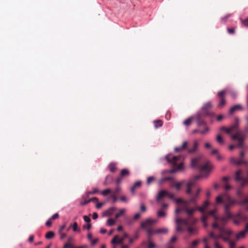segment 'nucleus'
<instances>
[{"mask_svg":"<svg viewBox=\"0 0 248 248\" xmlns=\"http://www.w3.org/2000/svg\"><path fill=\"white\" fill-rule=\"evenodd\" d=\"M229 201L230 203H224L225 208L223 217H221L217 223L212 224L213 228L219 230L220 232H227L224 227L225 224H226L229 220H232L235 225H239L243 222H246L248 219L247 216L241 212H239L234 214H232L229 212V209L232 203V202L231 199H229Z\"/></svg>","mask_w":248,"mask_h":248,"instance_id":"nucleus-1","label":"nucleus"},{"mask_svg":"<svg viewBox=\"0 0 248 248\" xmlns=\"http://www.w3.org/2000/svg\"><path fill=\"white\" fill-rule=\"evenodd\" d=\"M239 121V118L235 117L233 124L230 127L222 126L220 128V131H225L229 134L232 132L235 133V134L231 135V138L232 140H236L237 142L234 144L231 145L229 147V149L230 150L233 149L234 148H242L244 146L245 135L242 132L238 131Z\"/></svg>","mask_w":248,"mask_h":248,"instance_id":"nucleus-2","label":"nucleus"},{"mask_svg":"<svg viewBox=\"0 0 248 248\" xmlns=\"http://www.w3.org/2000/svg\"><path fill=\"white\" fill-rule=\"evenodd\" d=\"M201 190L200 188H198L195 195H189V199L187 201H184L181 198L174 199V200L180 204L179 206L176 209V214H178L180 211H184L187 215L191 216L195 211L194 208H188V206L190 203H195L197 199L199 197V195Z\"/></svg>","mask_w":248,"mask_h":248,"instance_id":"nucleus-3","label":"nucleus"},{"mask_svg":"<svg viewBox=\"0 0 248 248\" xmlns=\"http://www.w3.org/2000/svg\"><path fill=\"white\" fill-rule=\"evenodd\" d=\"M197 220L188 217L183 219L177 217L175 219L176 229L177 231H187L188 232H193L196 231L195 226Z\"/></svg>","mask_w":248,"mask_h":248,"instance_id":"nucleus-4","label":"nucleus"},{"mask_svg":"<svg viewBox=\"0 0 248 248\" xmlns=\"http://www.w3.org/2000/svg\"><path fill=\"white\" fill-rule=\"evenodd\" d=\"M191 166L192 168L197 169L202 172L209 173L212 167L208 161H204L202 155L193 158L191 159Z\"/></svg>","mask_w":248,"mask_h":248,"instance_id":"nucleus-5","label":"nucleus"},{"mask_svg":"<svg viewBox=\"0 0 248 248\" xmlns=\"http://www.w3.org/2000/svg\"><path fill=\"white\" fill-rule=\"evenodd\" d=\"M157 222L156 219L147 218L140 223V227L146 232H167L169 231L167 228H162L155 231L154 227Z\"/></svg>","mask_w":248,"mask_h":248,"instance_id":"nucleus-6","label":"nucleus"},{"mask_svg":"<svg viewBox=\"0 0 248 248\" xmlns=\"http://www.w3.org/2000/svg\"><path fill=\"white\" fill-rule=\"evenodd\" d=\"M166 159L168 162L171 163L173 166V168L169 170L170 173H174L176 171L181 170L183 169V163L182 161V157L181 155L174 156L171 154L168 155L166 156Z\"/></svg>","mask_w":248,"mask_h":248,"instance_id":"nucleus-7","label":"nucleus"},{"mask_svg":"<svg viewBox=\"0 0 248 248\" xmlns=\"http://www.w3.org/2000/svg\"><path fill=\"white\" fill-rule=\"evenodd\" d=\"M188 142L187 141H185L183 142L182 145L180 147H175L174 151L176 152H180L186 150L188 153L193 154L197 151L199 146V143L197 140H194L191 147H188Z\"/></svg>","mask_w":248,"mask_h":248,"instance_id":"nucleus-8","label":"nucleus"},{"mask_svg":"<svg viewBox=\"0 0 248 248\" xmlns=\"http://www.w3.org/2000/svg\"><path fill=\"white\" fill-rule=\"evenodd\" d=\"M216 212V209H214V210L209 211L207 213V214H203L202 218V221L203 223V225L204 227H206L207 226L206 220H207L209 216H211L215 218V219L216 220V222L215 223H217L218 220L219 219V218H221L219 217H217L215 215Z\"/></svg>","mask_w":248,"mask_h":248,"instance_id":"nucleus-9","label":"nucleus"},{"mask_svg":"<svg viewBox=\"0 0 248 248\" xmlns=\"http://www.w3.org/2000/svg\"><path fill=\"white\" fill-rule=\"evenodd\" d=\"M241 173L242 170H239L236 171L235 174V179L236 181L241 182L239 188L243 189L245 186L247 184H248V183L247 181L246 178L241 175Z\"/></svg>","mask_w":248,"mask_h":248,"instance_id":"nucleus-10","label":"nucleus"},{"mask_svg":"<svg viewBox=\"0 0 248 248\" xmlns=\"http://www.w3.org/2000/svg\"><path fill=\"white\" fill-rule=\"evenodd\" d=\"M226 92L225 90H222L218 92L217 96L219 98V103L217 105L218 108H221L226 104L225 94Z\"/></svg>","mask_w":248,"mask_h":248,"instance_id":"nucleus-11","label":"nucleus"},{"mask_svg":"<svg viewBox=\"0 0 248 248\" xmlns=\"http://www.w3.org/2000/svg\"><path fill=\"white\" fill-rule=\"evenodd\" d=\"M201 176L197 175L195 176L193 179H192L191 180H190L187 184V189L186 190V193L188 194L189 195H195V194H192L191 192V187L192 186H193L196 181L199 180Z\"/></svg>","mask_w":248,"mask_h":248,"instance_id":"nucleus-12","label":"nucleus"},{"mask_svg":"<svg viewBox=\"0 0 248 248\" xmlns=\"http://www.w3.org/2000/svg\"><path fill=\"white\" fill-rule=\"evenodd\" d=\"M226 236H221L223 240L225 242H228L230 248H233L235 245L236 242L232 240V235L233 233H226Z\"/></svg>","mask_w":248,"mask_h":248,"instance_id":"nucleus-13","label":"nucleus"},{"mask_svg":"<svg viewBox=\"0 0 248 248\" xmlns=\"http://www.w3.org/2000/svg\"><path fill=\"white\" fill-rule=\"evenodd\" d=\"M127 237V233H124V235L122 237H120L118 235H116L114 237L111 241V243L113 245L119 244L122 243L124 239Z\"/></svg>","mask_w":248,"mask_h":248,"instance_id":"nucleus-14","label":"nucleus"},{"mask_svg":"<svg viewBox=\"0 0 248 248\" xmlns=\"http://www.w3.org/2000/svg\"><path fill=\"white\" fill-rule=\"evenodd\" d=\"M230 161L231 163L237 166H239L241 164H247V162L245 161L244 158H239V159H237L235 157H231L230 159Z\"/></svg>","mask_w":248,"mask_h":248,"instance_id":"nucleus-15","label":"nucleus"},{"mask_svg":"<svg viewBox=\"0 0 248 248\" xmlns=\"http://www.w3.org/2000/svg\"><path fill=\"white\" fill-rule=\"evenodd\" d=\"M72 229L74 232H79V229L78 228V223L75 222L73 224L70 225L66 229V231H69Z\"/></svg>","mask_w":248,"mask_h":248,"instance_id":"nucleus-16","label":"nucleus"},{"mask_svg":"<svg viewBox=\"0 0 248 248\" xmlns=\"http://www.w3.org/2000/svg\"><path fill=\"white\" fill-rule=\"evenodd\" d=\"M141 183L140 181L136 182L134 183V185L130 188V192L132 194L135 192L136 188L140 187L141 186Z\"/></svg>","mask_w":248,"mask_h":248,"instance_id":"nucleus-17","label":"nucleus"},{"mask_svg":"<svg viewBox=\"0 0 248 248\" xmlns=\"http://www.w3.org/2000/svg\"><path fill=\"white\" fill-rule=\"evenodd\" d=\"M242 109V107L240 105H236L233 107H232L229 110V113L230 114H232L234 112L238 110Z\"/></svg>","mask_w":248,"mask_h":248,"instance_id":"nucleus-18","label":"nucleus"},{"mask_svg":"<svg viewBox=\"0 0 248 248\" xmlns=\"http://www.w3.org/2000/svg\"><path fill=\"white\" fill-rule=\"evenodd\" d=\"M168 194V191L166 190H161L158 194V195L156 198V200L157 201H159L161 199H162L165 196H166L167 194Z\"/></svg>","mask_w":248,"mask_h":248,"instance_id":"nucleus-19","label":"nucleus"},{"mask_svg":"<svg viewBox=\"0 0 248 248\" xmlns=\"http://www.w3.org/2000/svg\"><path fill=\"white\" fill-rule=\"evenodd\" d=\"M182 185V183H175L174 180L171 182V186L174 187L177 190L180 189Z\"/></svg>","mask_w":248,"mask_h":248,"instance_id":"nucleus-20","label":"nucleus"},{"mask_svg":"<svg viewBox=\"0 0 248 248\" xmlns=\"http://www.w3.org/2000/svg\"><path fill=\"white\" fill-rule=\"evenodd\" d=\"M130 172L127 169H123L121 171L120 175L121 177H125L129 175Z\"/></svg>","mask_w":248,"mask_h":248,"instance_id":"nucleus-21","label":"nucleus"},{"mask_svg":"<svg viewBox=\"0 0 248 248\" xmlns=\"http://www.w3.org/2000/svg\"><path fill=\"white\" fill-rule=\"evenodd\" d=\"M109 170L111 172H115L117 170L116 164L114 163H111L108 166Z\"/></svg>","mask_w":248,"mask_h":248,"instance_id":"nucleus-22","label":"nucleus"},{"mask_svg":"<svg viewBox=\"0 0 248 248\" xmlns=\"http://www.w3.org/2000/svg\"><path fill=\"white\" fill-rule=\"evenodd\" d=\"M87 198L88 197H86L85 196H83L82 197V201H81L80 203V205L84 206L90 202V199L87 200Z\"/></svg>","mask_w":248,"mask_h":248,"instance_id":"nucleus-23","label":"nucleus"},{"mask_svg":"<svg viewBox=\"0 0 248 248\" xmlns=\"http://www.w3.org/2000/svg\"><path fill=\"white\" fill-rule=\"evenodd\" d=\"M240 204L244 206L247 210H248V197H246L240 202Z\"/></svg>","mask_w":248,"mask_h":248,"instance_id":"nucleus-24","label":"nucleus"},{"mask_svg":"<svg viewBox=\"0 0 248 248\" xmlns=\"http://www.w3.org/2000/svg\"><path fill=\"white\" fill-rule=\"evenodd\" d=\"M155 127L157 128L161 127L163 125V122L160 120H155L154 121Z\"/></svg>","mask_w":248,"mask_h":248,"instance_id":"nucleus-25","label":"nucleus"},{"mask_svg":"<svg viewBox=\"0 0 248 248\" xmlns=\"http://www.w3.org/2000/svg\"><path fill=\"white\" fill-rule=\"evenodd\" d=\"M170 181V183H171L172 182V181H173V179L172 177H163L160 180V183L162 184L163 183H164L165 181Z\"/></svg>","mask_w":248,"mask_h":248,"instance_id":"nucleus-26","label":"nucleus"},{"mask_svg":"<svg viewBox=\"0 0 248 248\" xmlns=\"http://www.w3.org/2000/svg\"><path fill=\"white\" fill-rule=\"evenodd\" d=\"M166 215V212L162 209L159 210L157 213V216L159 217H165Z\"/></svg>","mask_w":248,"mask_h":248,"instance_id":"nucleus-27","label":"nucleus"},{"mask_svg":"<svg viewBox=\"0 0 248 248\" xmlns=\"http://www.w3.org/2000/svg\"><path fill=\"white\" fill-rule=\"evenodd\" d=\"M124 212H125V209H121L118 213L116 214V215H115V218L117 219L120 216H123L124 214Z\"/></svg>","mask_w":248,"mask_h":248,"instance_id":"nucleus-28","label":"nucleus"},{"mask_svg":"<svg viewBox=\"0 0 248 248\" xmlns=\"http://www.w3.org/2000/svg\"><path fill=\"white\" fill-rule=\"evenodd\" d=\"M232 16L231 14H228L225 16L224 17H222L221 18V22L223 23H225L227 22L228 19Z\"/></svg>","mask_w":248,"mask_h":248,"instance_id":"nucleus-29","label":"nucleus"},{"mask_svg":"<svg viewBox=\"0 0 248 248\" xmlns=\"http://www.w3.org/2000/svg\"><path fill=\"white\" fill-rule=\"evenodd\" d=\"M212 103L210 102H208L204 104L202 108L203 110H205L206 109H208V108H212Z\"/></svg>","mask_w":248,"mask_h":248,"instance_id":"nucleus-30","label":"nucleus"},{"mask_svg":"<svg viewBox=\"0 0 248 248\" xmlns=\"http://www.w3.org/2000/svg\"><path fill=\"white\" fill-rule=\"evenodd\" d=\"M192 123V118H189L184 121L183 124L186 126H189Z\"/></svg>","mask_w":248,"mask_h":248,"instance_id":"nucleus-31","label":"nucleus"},{"mask_svg":"<svg viewBox=\"0 0 248 248\" xmlns=\"http://www.w3.org/2000/svg\"><path fill=\"white\" fill-rule=\"evenodd\" d=\"M217 141L220 144H223L224 143V140L219 135H217L216 138Z\"/></svg>","mask_w":248,"mask_h":248,"instance_id":"nucleus-32","label":"nucleus"},{"mask_svg":"<svg viewBox=\"0 0 248 248\" xmlns=\"http://www.w3.org/2000/svg\"><path fill=\"white\" fill-rule=\"evenodd\" d=\"M111 190L110 189H106L104 190H102L101 192V193L102 195L104 196H107L108 194L110 193Z\"/></svg>","mask_w":248,"mask_h":248,"instance_id":"nucleus-33","label":"nucleus"},{"mask_svg":"<svg viewBox=\"0 0 248 248\" xmlns=\"http://www.w3.org/2000/svg\"><path fill=\"white\" fill-rule=\"evenodd\" d=\"M216 202L217 204L225 203L221 196H219L216 198Z\"/></svg>","mask_w":248,"mask_h":248,"instance_id":"nucleus-34","label":"nucleus"},{"mask_svg":"<svg viewBox=\"0 0 248 248\" xmlns=\"http://www.w3.org/2000/svg\"><path fill=\"white\" fill-rule=\"evenodd\" d=\"M198 125L199 126H203L204 127L206 126L204 121L203 120H202L200 118L198 119Z\"/></svg>","mask_w":248,"mask_h":248,"instance_id":"nucleus-35","label":"nucleus"},{"mask_svg":"<svg viewBox=\"0 0 248 248\" xmlns=\"http://www.w3.org/2000/svg\"><path fill=\"white\" fill-rule=\"evenodd\" d=\"M155 180V178L153 176H150L148 177L147 180V184L150 185L151 183H152L153 182H154Z\"/></svg>","mask_w":248,"mask_h":248,"instance_id":"nucleus-36","label":"nucleus"},{"mask_svg":"<svg viewBox=\"0 0 248 248\" xmlns=\"http://www.w3.org/2000/svg\"><path fill=\"white\" fill-rule=\"evenodd\" d=\"M121 191V187L119 186H117L114 189L112 194H115L117 195L120 193Z\"/></svg>","mask_w":248,"mask_h":248,"instance_id":"nucleus-37","label":"nucleus"},{"mask_svg":"<svg viewBox=\"0 0 248 248\" xmlns=\"http://www.w3.org/2000/svg\"><path fill=\"white\" fill-rule=\"evenodd\" d=\"M246 233H237V235L236 236V240L245 238L246 236Z\"/></svg>","mask_w":248,"mask_h":248,"instance_id":"nucleus-38","label":"nucleus"},{"mask_svg":"<svg viewBox=\"0 0 248 248\" xmlns=\"http://www.w3.org/2000/svg\"><path fill=\"white\" fill-rule=\"evenodd\" d=\"M139 237V235L137 233H136L133 238H130L129 239V242L130 243H132L134 241L137 240Z\"/></svg>","mask_w":248,"mask_h":248,"instance_id":"nucleus-39","label":"nucleus"},{"mask_svg":"<svg viewBox=\"0 0 248 248\" xmlns=\"http://www.w3.org/2000/svg\"><path fill=\"white\" fill-rule=\"evenodd\" d=\"M204 127V130H200V131H199V133L200 134H201L202 135H204L206 133H207L209 131V128L206 127V126H205Z\"/></svg>","mask_w":248,"mask_h":248,"instance_id":"nucleus-40","label":"nucleus"},{"mask_svg":"<svg viewBox=\"0 0 248 248\" xmlns=\"http://www.w3.org/2000/svg\"><path fill=\"white\" fill-rule=\"evenodd\" d=\"M228 32L230 34H233L235 33V28H228L227 29Z\"/></svg>","mask_w":248,"mask_h":248,"instance_id":"nucleus-41","label":"nucleus"},{"mask_svg":"<svg viewBox=\"0 0 248 248\" xmlns=\"http://www.w3.org/2000/svg\"><path fill=\"white\" fill-rule=\"evenodd\" d=\"M115 223V220L112 218H109L107 221V223L109 226L113 225Z\"/></svg>","mask_w":248,"mask_h":248,"instance_id":"nucleus-42","label":"nucleus"},{"mask_svg":"<svg viewBox=\"0 0 248 248\" xmlns=\"http://www.w3.org/2000/svg\"><path fill=\"white\" fill-rule=\"evenodd\" d=\"M98 238L93 239L91 241H90L91 246H94L98 242Z\"/></svg>","mask_w":248,"mask_h":248,"instance_id":"nucleus-43","label":"nucleus"},{"mask_svg":"<svg viewBox=\"0 0 248 248\" xmlns=\"http://www.w3.org/2000/svg\"><path fill=\"white\" fill-rule=\"evenodd\" d=\"M55 233H46L45 237L46 239H51L54 237Z\"/></svg>","mask_w":248,"mask_h":248,"instance_id":"nucleus-44","label":"nucleus"},{"mask_svg":"<svg viewBox=\"0 0 248 248\" xmlns=\"http://www.w3.org/2000/svg\"><path fill=\"white\" fill-rule=\"evenodd\" d=\"M195 210L196 209H197L199 211H200L201 213H202V214H203L204 213V211L205 209V208L203 206L198 207L196 209V208H195Z\"/></svg>","mask_w":248,"mask_h":248,"instance_id":"nucleus-45","label":"nucleus"},{"mask_svg":"<svg viewBox=\"0 0 248 248\" xmlns=\"http://www.w3.org/2000/svg\"><path fill=\"white\" fill-rule=\"evenodd\" d=\"M241 22L244 24V25L246 27H248V17L245 20H243L241 19Z\"/></svg>","mask_w":248,"mask_h":248,"instance_id":"nucleus-46","label":"nucleus"},{"mask_svg":"<svg viewBox=\"0 0 248 248\" xmlns=\"http://www.w3.org/2000/svg\"><path fill=\"white\" fill-rule=\"evenodd\" d=\"M91 227V224L90 223H87L86 224L83 225V229H86L89 230Z\"/></svg>","mask_w":248,"mask_h":248,"instance_id":"nucleus-47","label":"nucleus"},{"mask_svg":"<svg viewBox=\"0 0 248 248\" xmlns=\"http://www.w3.org/2000/svg\"><path fill=\"white\" fill-rule=\"evenodd\" d=\"M59 217V215L58 213H55L50 218L51 220H55L58 219Z\"/></svg>","mask_w":248,"mask_h":248,"instance_id":"nucleus-48","label":"nucleus"},{"mask_svg":"<svg viewBox=\"0 0 248 248\" xmlns=\"http://www.w3.org/2000/svg\"><path fill=\"white\" fill-rule=\"evenodd\" d=\"M166 196L168 197L170 199L174 200V195L173 194L170 193L168 191V194H166Z\"/></svg>","mask_w":248,"mask_h":248,"instance_id":"nucleus-49","label":"nucleus"},{"mask_svg":"<svg viewBox=\"0 0 248 248\" xmlns=\"http://www.w3.org/2000/svg\"><path fill=\"white\" fill-rule=\"evenodd\" d=\"M52 220L50 218H49L46 222V226L48 227H49L51 226V224H52Z\"/></svg>","mask_w":248,"mask_h":248,"instance_id":"nucleus-50","label":"nucleus"},{"mask_svg":"<svg viewBox=\"0 0 248 248\" xmlns=\"http://www.w3.org/2000/svg\"><path fill=\"white\" fill-rule=\"evenodd\" d=\"M83 218H84V221L86 223H90L91 218L88 216H83Z\"/></svg>","mask_w":248,"mask_h":248,"instance_id":"nucleus-51","label":"nucleus"},{"mask_svg":"<svg viewBox=\"0 0 248 248\" xmlns=\"http://www.w3.org/2000/svg\"><path fill=\"white\" fill-rule=\"evenodd\" d=\"M111 198L113 199V202H116L117 200V195L115 194H112L110 196Z\"/></svg>","mask_w":248,"mask_h":248,"instance_id":"nucleus-52","label":"nucleus"},{"mask_svg":"<svg viewBox=\"0 0 248 248\" xmlns=\"http://www.w3.org/2000/svg\"><path fill=\"white\" fill-rule=\"evenodd\" d=\"M123 178V177H121V175H120L118 178H117V179H116V182L117 183V184H120Z\"/></svg>","mask_w":248,"mask_h":248,"instance_id":"nucleus-53","label":"nucleus"},{"mask_svg":"<svg viewBox=\"0 0 248 248\" xmlns=\"http://www.w3.org/2000/svg\"><path fill=\"white\" fill-rule=\"evenodd\" d=\"M140 210L142 212H145L146 210V208L143 204H142L140 205Z\"/></svg>","mask_w":248,"mask_h":248,"instance_id":"nucleus-54","label":"nucleus"},{"mask_svg":"<svg viewBox=\"0 0 248 248\" xmlns=\"http://www.w3.org/2000/svg\"><path fill=\"white\" fill-rule=\"evenodd\" d=\"M120 199L121 201L123 202H127V198L125 196H122L120 197Z\"/></svg>","mask_w":248,"mask_h":248,"instance_id":"nucleus-55","label":"nucleus"},{"mask_svg":"<svg viewBox=\"0 0 248 248\" xmlns=\"http://www.w3.org/2000/svg\"><path fill=\"white\" fill-rule=\"evenodd\" d=\"M248 232V223H247V224L245 226V230L243 231H240L239 232Z\"/></svg>","mask_w":248,"mask_h":248,"instance_id":"nucleus-56","label":"nucleus"},{"mask_svg":"<svg viewBox=\"0 0 248 248\" xmlns=\"http://www.w3.org/2000/svg\"><path fill=\"white\" fill-rule=\"evenodd\" d=\"M155 247V244L151 242H150L147 248H154Z\"/></svg>","mask_w":248,"mask_h":248,"instance_id":"nucleus-57","label":"nucleus"},{"mask_svg":"<svg viewBox=\"0 0 248 248\" xmlns=\"http://www.w3.org/2000/svg\"><path fill=\"white\" fill-rule=\"evenodd\" d=\"M99 192V191L98 190V189L96 188H94L93 189V190L92 191V195H93V194H95L97 193H98Z\"/></svg>","mask_w":248,"mask_h":248,"instance_id":"nucleus-58","label":"nucleus"},{"mask_svg":"<svg viewBox=\"0 0 248 248\" xmlns=\"http://www.w3.org/2000/svg\"><path fill=\"white\" fill-rule=\"evenodd\" d=\"M115 210V208L114 207L110 208L108 211V213L109 215H111L113 213V211Z\"/></svg>","mask_w":248,"mask_h":248,"instance_id":"nucleus-59","label":"nucleus"},{"mask_svg":"<svg viewBox=\"0 0 248 248\" xmlns=\"http://www.w3.org/2000/svg\"><path fill=\"white\" fill-rule=\"evenodd\" d=\"M200 241L199 240H195L193 241L192 243V246L193 247L196 246L199 244Z\"/></svg>","mask_w":248,"mask_h":248,"instance_id":"nucleus-60","label":"nucleus"},{"mask_svg":"<svg viewBox=\"0 0 248 248\" xmlns=\"http://www.w3.org/2000/svg\"><path fill=\"white\" fill-rule=\"evenodd\" d=\"M90 202H97L98 201V199L96 197H93L92 198L90 199Z\"/></svg>","mask_w":248,"mask_h":248,"instance_id":"nucleus-61","label":"nucleus"},{"mask_svg":"<svg viewBox=\"0 0 248 248\" xmlns=\"http://www.w3.org/2000/svg\"><path fill=\"white\" fill-rule=\"evenodd\" d=\"M242 188H239L237 191V194L239 196H241L242 195Z\"/></svg>","mask_w":248,"mask_h":248,"instance_id":"nucleus-62","label":"nucleus"},{"mask_svg":"<svg viewBox=\"0 0 248 248\" xmlns=\"http://www.w3.org/2000/svg\"><path fill=\"white\" fill-rule=\"evenodd\" d=\"M168 207V204L167 203H163L162 205H161V208L162 210H164V209H167Z\"/></svg>","mask_w":248,"mask_h":248,"instance_id":"nucleus-63","label":"nucleus"},{"mask_svg":"<svg viewBox=\"0 0 248 248\" xmlns=\"http://www.w3.org/2000/svg\"><path fill=\"white\" fill-rule=\"evenodd\" d=\"M177 240V237L175 236L172 237V238L170 240V242L171 243L175 242Z\"/></svg>","mask_w":248,"mask_h":248,"instance_id":"nucleus-64","label":"nucleus"}]
</instances>
